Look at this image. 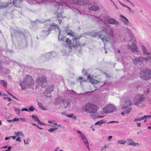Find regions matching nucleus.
<instances>
[{"label": "nucleus", "mask_w": 151, "mask_h": 151, "mask_svg": "<svg viewBox=\"0 0 151 151\" xmlns=\"http://www.w3.org/2000/svg\"><path fill=\"white\" fill-rule=\"evenodd\" d=\"M15 134L17 136H23L24 137V135L23 134V133L22 132H15Z\"/></svg>", "instance_id": "nucleus-31"}, {"label": "nucleus", "mask_w": 151, "mask_h": 151, "mask_svg": "<svg viewBox=\"0 0 151 151\" xmlns=\"http://www.w3.org/2000/svg\"><path fill=\"white\" fill-rule=\"evenodd\" d=\"M73 2L77 4L84 5L87 4V0H73Z\"/></svg>", "instance_id": "nucleus-17"}, {"label": "nucleus", "mask_w": 151, "mask_h": 151, "mask_svg": "<svg viewBox=\"0 0 151 151\" xmlns=\"http://www.w3.org/2000/svg\"><path fill=\"white\" fill-rule=\"evenodd\" d=\"M145 58L144 60L147 61H150L151 62V55H147L145 57H144Z\"/></svg>", "instance_id": "nucleus-32"}, {"label": "nucleus", "mask_w": 151, "mask_h": 151, "mask_svg": "<svg viewBox=\"0 0 151 151\" xmlns=\"http://www.w3.org/2000/svg\"><path fill=\"white\" fill-rule=\"evenodd\" d=\"M4 99L6 101H10L12 100V99L10 98L9 97H4Z\"/></svg>", "instance_id": "nucleus-41"}, {"label": "nucleus", "mask_w": 151, "mask_h": 151, "mask_svg": "<svg viewBox=\"0 0 151 151\" xmlns=\"http://www.w3.org/2000/svg\"><path fill=\"white\" fill-rule=\"evenodd\" d=\"M58 129V128H50L48 129V131L49 132H52L55 130H56Z\"/></svg>", "instance_id": "nucleus-39"}, {"label": "nucleus", "mask_w": 151, "mask_h": 151, "mask_svg": "<svg viewBox=\"0 0 151 151\" xmlns=\"http://www.w3.org/2000/svg\"><path fill=\"white\" fill-rule=\"evenodd\" d=\"M119 3H120V4L122 6L124 7H126L127 6H126L125 4H123V3H121L120 1H119Z\"/></svg>", "instance_id": "nucleus-52"}, {"label": "nucleus", "mask_w": 151, "mask_h": 151, "mask_svg": "<svg viewBox=\"0 0 151 151\" xmlns=\"http://www.w3.org/2000/svg\"><path fill=\"white\" fill-rule=\"evenodd\" d=\"M34 83L35 81L32 77L26 75L20 81V86L22 90H25L27 88H33Z\"/></svg>", "instance_id": "nucleus-2"}, {"label": "nucleus", "mask_w": 151, "mask_h": 151, "mask_svg": "<svg viewBox=\"0 0 151 151\" xmlns=\"http://www.w3.org/2000/svg\"><path fill=\"white\" fill-rule=\"evenodd\" d=\"M0 83L1 85L4 88H7V83L5 81L3 80H1L0 81Z\"/></svg>", "instance_id": "nucleus-28"}, {"label": "nucleus", "mask_w": 151, "mask_h": 151, "mask_svg": "<svg viewBox=\"0 0 151 151\" xmlns=\"http://www.w3.org/2000/svg\"><path fill=\"white\" fill-rule=\"evenodd\" d=\"M113 106L112 105L109 104L104 109V111L106 114L112 112L113 110Z\"/></svg>", "instance_id": "nucleus-16"}, {"label": "nucleus", "mask_w": 151, "mask_h": 151, "mask_svg": "<svg viewBox=\"0 0 151 151\" xmlns=\"http://www.w3.org/2000/svg\"><path fill=\"white\" fill-rule=\"evenodd\" d=\"M141 77L143 80H147L151 78V70H146L141 71Z\"/></svg>", "instance_id": "nucleus-8"}, {"label": "nucleus", "mask_w": 151, "mask_h": 151, "mask_svg": "<svg viewBox=\"0 0 151 151\" xmlns=\"http://www.w3.org/2000/svg\"><path fill=\"white\" fill-rule=\"evenodd\" d=\"M66 42L67 43V44L68 45V46L69 47H76L78 46H81V44H80V45L79 46H74L73 45V43L72 42V43H71V41L70 39L69 38H67L66 40Z\"/></svg>", "instance_id": "nucleus-23"}, {"label": "nucleus", "mask_w": 151, "mask_h": 151, "mask_svg": "<svg viewBox=\"0 0 151 151\" xmlns=\"http://www.w3.org/2000/svg\"><path fill=\"white\" fill-rule=\"evenodd\" d=\"M28 110L29 111L32 112L35 110V108L33 105H32L29 107Z\"/></svg>", "instance_id": "nucleus-36"}, {"label": "nucleus", "mask_w": 151, "mask_h": 151, "mask_svg": "<svg viewBox=\"0 0 151 151\" xmlns=\"http://www.w3.org/2000/svg\"><path fill=\"white\" fill-rule=\"evenodd\" d=\"M120 20L123 22L124 24L127 25L128 24L129 21L127 19L122 15H119Z\"/></svg>", "instance_id": "nucleus-22"}, {"label": "nucleus", "mask_w": 151, "mask_h": 151, "mask_svg": "<svg viewBox=\"0 0 151 151\" xmlns=\"http://www.w3.org/2000/svg\"><path fill=\"white\" fill-rule=\"evenodd\" d=\"M143 120V118L142 117H137L135 118L134 120V122H136L138 121H141Z\"/></svg>", "instance_id": "nucleus-35"}, {"label": "nucleus", "mask_w": 151, "mask_h": 151, "mask_svg": "<svg viewBox=\"0 0 151 151\" xmlns=\"http://www.w3.org/2000/svg\"><path fill=\"white\" fill-rule=\"evenodd\" d=\"M49 27L48 30L47 31H44L43 32V35L45 36H47L50 33L49 32L54 29L56 30V29H58L59 33V36L58 37V39L59 41H62L63 42H64L65 41V37H63L61 35V32L60 31L59 27L55 24L52 23L51 24H50L49 25Z\"/></svg>", "instance_id": "nucleus-4"}, {"label": "nucleus", "mask_w": 151, "mask_h": 151, "mask_svg": "<svg viewBox=\"0 0 151 151\" xmlns=\"http://www.w3.org/2000/svg\"><path fill=\"white\" fill-rule=\"evenodd\" d=\"M21 111H28V110L26 108H22L21 109Z\"/></svg>", "instance_id": "nucleus-49"}, {"label": "nucleus", "mask_w": 151, "mask_h": 151, "mask_svg": "<svg viewBox=\"0 0 151 151\" xmlns=\"http://www.w3.org/2000/svg\"><path fill=\"white\" fill-rule=\"evenodd\" d=\"M24 142L25 144H29L27 140L24 139Z\"/></svg>", "instance_id": "nucleus-51"}, {"label": "nucleus", "mask_w": 151, "mask_h": 151, "mask_svg": "<svg viewBox=\"0 0 151 151\" xmlns=\"http://www.w3.org/2000/svg\"><path fill=\"white\" fill-rule=\"evenodd\" d=\"M151 93V84L147 86L146 89L144 90L143 94H139L137 95L134 100V104L136 106H139V104H142L146 98H148V95Z\"/></svg>", "instance_id": "nucleus-3"}, {"label": "nucleus", "mask_w": 151, "mask_h": 151, "mask_svg": "<svg viewBox=\"0 0 151 151\" xmlns=\"http://www.w3.org/2000/svg\"><path fill=\"white\" fill-rule=\"evenodd\" d=\"M82 141H83V143L85 145L88 149V150L90 151V149L89 147V142L87 138H85V139L82 140Z\"/></svg>", "instance_id": "nucleus-25"}, {"label": "nucleus", "mask_w": 151, "mask_h": 151, "mask_svg": "<svg viewBox=\"0 0 151 151\" xmlns=\"http://www.w3.org/2000/svg\"><path fill=\"white\" fill-rule=\"evenodd\" d=\"M37 122H38V124H40V120H39V119H38V120H37Z\"/></svg>", "instance_id": "nucleus-63"}, {"label": "nucleus", "mask_w": 151, "mask_h": 151, "mask_svg": "<svg viewBox=\"0 0 151 151\" xmlns=\"http://www.w3.org/2000/svg\"><path fill=\"white\" fill-rule=\"evenodd\" d=\"M114 51L116 54V58L117 61L123 64L125 58L121 56V53L120 50L115 49Z\"/></svg>", "instance_id": "nucleus-11"}, {"label": "nucleus", "mask_w": 151, "mask_h": 151, "mask_svg": "<svg viewBox=\"0 0 151 151\" xmlns=\"http://www.w3.org/2000/svg\"><path fill=\"white\" fill-rule=\"evenodd\" d=\"M10 138H11V137H6L5 138V140H7L9 139H10Z\"/></svg>", "instance_id": "nucleus-56"}, {"label": "nucleus", "mask_w": 151, "mask_h": 151, "mask_svg": "<svg viewBox=\"0 0 151 151\" xmlns=\"http://www.w3.org/2000/svg\"><path fill=\"white\" fill-rule=\"evenodd\" d=\"M53 86H51L47 88L44 93L45 96L47 97H50L51 96V92L53 89Z\"/></svg>", "instance_id": "nucleus-14"}, {"label": "nucleus", "mask_w": 151, "mask_h": 151, "mask_svg": "<svg viewBox=\"0 0 151 151\" xmlns=\"http://www.w3.org/2000/svg\"><path fill=\"white\" fill-rule=\"evenodd\" d=\"M105 20V23L111 24H113V19L110 18L109 17H107L106 18Z\"/></svg>", "instance_id": "nucleus-27"}, {"label": "nucleus", "mask_w": 151, "mask_h": 151, "mask_svg": "<svg viewBox=\"0 0 151 151\" xmlns=\"http://www.w3.org/2000/svg\"><path fill=\"white\" fill-rule=\"evenodd\" d=\"M103 123H104V122L102 121H100L97 122L96 123H95V125H96L99 124H101Z\"/></svg>", "instance_id": "nucleus-42"}, {"label": "nucleus", "mask_w": 151, "mask_h": 151, "mask_svg": "<svg viewBox=\"0 0 151 151\" xmlns=\"http://www.w3.org/2000/svg\"><path fill=\"white\" fill-rule=\"evenodd\" d=\"M127 142V145H129L135 147L138 146L139 145V143H135L132 139H128Z\"/></svg>", "instance_id": "nucleus-18"}, {"label": "nucleus", "mask_w": 151, "mask_h": 151, "mask_svg": "<svg viewBox=\"0 0 151 151\" xmlns=\"http://www.w3.org/2000/svg\"><path fill=\"white\" fill-rule=\"evenodd\" d=\"M36 82L38 85L44 87L46 84L47 81L46 77L45 76L42 75L37 78Z\"/></svg>", "instance_id": "nucleus-7"}, {"label": "nucleus", "mask_w": 151, "mask_h": 151, "mask_svg": "<svg viewBox=\"0 0 151 151\" xmlns=\"http://www.w3.org/2000/svg\"><path fill=\"white\" fill-rule=\"evenodd\" d=\"M131 108H129L128 109L125 110L124 112L121 113V114L123 116H124L126 114H129Z\"/></svg>", "instance_id": "nucleus-29"}, {"label": "nucleus", "mask_w": 151, "mask_h": 151, "mask_svg": "<svg viewBox=\"0 0 151 151\" xmlns=\"http://www.w3.org/2000/svg\"><path fill=\"white\" fill-rule=\"evenodd\" d=\"M14 110L15 111L17 112V114L18 115H19L20 113V110L19 109L17 108H15Z\"/></svg>", "instance_id": "nucleus-40"}, {"label": "nucleus", "mask_w": 151, "mask_h": 151, "mask_svg": "<svg viewBox=\"0 0 151 151\" xmlns=\"http://www.w3.org/2000/svg\"><path fill=\"white\" fill-rule=\"evenodd\" d=\"M131 105V101L129 100L125 101L124 104L121 105L122 108L123 109L128 108Z\"/></svg>", "instance_id": "nucleus-19"}, {"label": "nucleus", "mask_w": 151, "mask_h": 151, "mask_svg": "<svg viewBox=\"0 0 151 151\" xmlns=\"http://www.w3.org/2000/svg\"><path fill=\"white\" fill-rule=\"evenodd\" d=\"M66 32L68 35H70L72 37L73 45L74 46H77L80 45V43L79 42V40L80 38V37H79L77 34L72 32L70 30H67Z\"/></svg>", "instance_id": "nucleus-5"}, {"label": "nucleus", "mask_w": 151, "mask_h": 151, "mask_svg": "<svg viewBox=\"0 0 151 151\" xmlns=\"http://www.w3.org/2000/svg\"><path fill=\"white\" fill-rule=\"evenodd\" d=\"M108 148V146L107 145H105L104 147V149H105Z\"/></svg>", "instance_id": "nucleus-57"}, {"label": "nucleus", "mask_w": 151, "mask_h": 151, "mask_svg": "<svg viewBox=\"0 0 151 151\" xmlns=\"http://www.w3.org/2000/svg\"><path fill=\"white\" fill-rule=\"evenodd\" d=\"M76 132L78 134H80V137L82 141L86 138V137L85 136V135L79 130L77 129L76 130Z\"/></svg>", "instance_id": "nucleus-24"}, {"label": "nucleus", "mask_w": 151, "mask_h": 151, "mask_svg": "<svg viewBox=\"0 0 151 151\" xmlns=\"http://www.w3.org/2000/svg\"><path fill=\"white\" fill-rule=\"evenodd\" d=\"M57 16L58 18L59 23L60 24L61 22L62 19H63L62 14H58Z\"/></svg>", "instance_id": "nucleus-33"}, {"label": "nucleus", "mask_w": 151, "mask_h": 151, "mask_svg": "<svg viewBox=\"0 0 151 151\" xmlns=\"http://www.w3.org/2000/svg\"><path fill=\"white\" fill-rule=\"evenodd\" d=\"M11 147L9 146H5L1 148V149L2 150V151H10L11 149Z\"/></svg>", "instance_id": "nucleus-26"}, {"label": "nucleus", "mask_w": 151, "mask_h": 151, "mask_svg": "<svg viewBox=\"0 0 151 151\" xmlns=\"http://www.w3.org/2000/svg\"><path fill=\"white\" fill-rule=\"evenodd\" d=\"M16 141H18L19 142H21V139L20 137H19L17 138L16 139Z\"/></svg>", "instance_id": "nucleus-50"}, {"label": "nucleus", "mask_w": 151, "mask_h": 151, "mask_svg": "<svg viewBox=\"0 0 151 151\" xmlns=\"http://www.w3.org/2000/svg\"><path fill=\"white\" fill-rule=\"evenodd\" d=\"M151 117V116H147V115H145L142 117V118H143V120L144 119H146L147 118H150Z\"/></svg>", "instance_id": "nucleus-43"}, {"label": "nucleus", "mask_w": 151, "mask_h": 151, "mask_svg": "<svg viewBox=\"0 0 151 151\" xmlns=\"http://www.w3.org/2000/svg\"><path fill=\"white\" fill-rule=\"evenodd\" d=\"M118 142L120 144L124 145L126 143V142L123 140H120L118 141Z\"/></svg>", "instance_id": "nucleus-38"}, {"label": "nucleus", "mask_w": 151, "mask_h": 151, "mask_svg": "<svg viewBox=\"0 0 151 151\" xmlns=\"http://www.w3.org/2000/svg\"><path fill=\"white\" fill-rule=\"evenodd\" d=\"M32 124L33 126H36L39 129H42V128L39 127L37 125L34 123H32Z\"/></svg>", "instance_id": "nucleus-48"}, {"label": "nucleus", "mask_w": 151, "mask_h": 151, "mask_svg": "<svg viewBox=\"0 0 151 151\" xmlns=\"http://www.w3.org/2000/svg\"><path fill=\"white\" fill-rule=\"evenodd\" d=\"M40 124L41 125H45V124L43 122H40Z\"/></svg>", "instance_id": "nucleus-61"}, {"label": "nucleus", "mask_w": 151, "mask_h": 151, "mask_svg": "<svg viewBox=\"0 0 151 151\" xmlns=\"http://www.w3.org/2000/svg\"><path fill=\"white\" fill-rule=\"evenodd\" d=\"M19 120V119L18 118H14L13 119V121L14 122L16 121H18Z\"/></svg>", "instance_id": "nucleus-54"}, {"label": "nucleus", "mask_w": 151, "mask_h": 151, "mask_svg": "<svg viewBox=\"0 0 151 151\" xmlns=\"http://www.w3.org/2000/svg\"><path fill=\"white\" fill-rule=\"evenodd\" d=\"M58 126L60 127H62V126L60 124H59L58 125Z\"/></svg>", "instance_id": "nucleus-64"}, {"label": "nucleus", "mask_w": 151, "mask_h": 151, "mask_svg": "<svg viewBox=\"0 0 151 151\" xmlns=\"http://www.w3.org/2000/svg\"><path fill=\"white\" fill-rule=\"evenodd\" d=\"M87 78L89 79L90 82L93 84H99L100 82L97 81L93 79V76H87Z\"/></svg>", "instance_id": "nucleus-21"}, {"label": "nucleus", "mask_w": 151, "mask_h": 151, "mask_svg": "<svg viewBox=\"0 0 151 151\" xmlns=\"http://www.w3.org/2000/svg\"><path fill=\"white\" fill-rule=\"evenodd\" d=\"M73 118L74 119H77V117H76V116H73Z\"/></svg>", "instance_id": "nucleus-62"}, {"label": "nucleus", "mask_w": 151, "mask_h": 151, "mask_svg": "<svg viewBox=\"0 0 151 151\" xmlns=\"http://www.w3.org/2000/svg\"><path fill=\"white\" fill-rule=\"evenodd\" d=\"M48 122L50 123H51L53 124H54L55 125H57V124L56 123H55V122L54 121H51V120H49L48 121Z\"/></svg>", "instance_id": "nucleus-44"}, {"label": "nucleus", "mask_w": 151, "mask_h": 151, "mask_svg": "<svg viewBox=\"0 0 151 151\" xmlns=\"http://www.w3.org/2000/svg\"><path fill=\"white\" fill-rule=\"evenodd\" d=\"M88 8L89 10L95 11L99 9V7L95 3H91L88 4Z\"/></svg>", "instance_id": "nucleus-15"}, {"label": "nucleus", "mask_w": 151, "mask_h": 151, "mask_svg": "<svg viewBox=\"0 0 151 151\" xmlns=\"http://www.w3.org/2000/svg\"><path fill=\"white\" fill-rule=\"evenodd\" d=\"M7 121L8 122H13V119L12 120H7Z\"/></svg>", "instance_id": "nucleus-58"}, {"label": "nucleus", "mask_w": 151, "mask_h": 151, "mask_svg": "<svg viewBox=\"0 0 151 151\" xmlns=\"http://www.w3.org/2000/svg\"><path fill=\"white\" fill-rule=\"evenodd\" d=\"M66 116L68 117L71 118L73 117V114H70L69 115H66Z\"/></svg>", "instance_id": "nucleus-46"}, {"label": "nucleus", "mask_w": 151, "mask_h": 151, "mask_svg": "<svg viewBox=\"0 0 151 151\" xmlns=\"http://www.w3.org/2000/svg\"><path fill=\"white\" fill-rule=\"evenodd\" d=\"M104 31H102L96 33L95 35L94 36H93L94 37H97L98 36L101 39L102 41L104 43V44L106 42L109 41V40L111 39V38L113 37V35H112L109 38H107L106 36H103L102 34H101V33H104Z\"/></svg>", "instance_id": "nucleus-9"}, {"label": "nucleus", "mask_w": 151, "mask_h": 151, "mask_svg": "<svg viewBox=\"0 0 151 151\" xmlns=\"http://www.w3.org/2000/svg\"><path fill=\"white\" fill-rule=\"evenodd\" d=\"M137 124L138 127L140 126H141V123H137Z\"/></svg>", "instance_id": "nucleus-59"}, {"label": "nucleus", "mask_w": 151, "mask_h": 151, "mask_svg": "<svg viewBox=\"0 0 151 151\" xmlns=\"http://www.w3.org/2000/svg\"><path fill=\"white\" fill-rule=\"evenodd\" d=\"M145 58L142 57H139L138 58H135L133 60V61L134 63L136 64L138 63L141 62L144 60Z\"/></svg>", "instance_id": "nucleus-20"}, {"label": "nucleus", "mask_w": 151, "mask_h": 151, "mask_svg": "<svg viewBox=\"0 0 151 151\" xmlns=\"http://www.w3.org/2000/svg\"><path fill=\"white\" fill-rule=\"evenodd\" d=\"M98 106L93 103L88 102L82 107V109L86 112L90 114V115L93 119L102 118L103 116H98L96 113L98 110Z\"/></svg>", "instance_id": "nucleus-1"}, {"label": "nucleus", "mask_w": 151, "mask_h": 151, "mask_svg": "<svg viewBox=\"0 0 151 151\" xmlns=\"http://www.w3.org/2000/svg\"><path fill=\"white\" fill-rule=\"evenodd\" d=\"M141 48L143 52L145 54H150L149 52L146 49L145 47L143 45H142L141 46Z\"/></svg>", "instance_id": "nucleus-30"}, {"label": "nucleus", "mask_w": 151, "mask_h": 151, "mask_svg": "<svg viewBox=\"0 0 151 151\" xmlns=\"http://www.w3.org/2000/svg\"><path fill=\"white\" fill-rule=\"evenodd\" d=\"M21 1L22 0H10L9 4H7L6 5H4V4L1 3V4L0 5V9H3L8 6L9 4L11 6L14 5L15 6H17V4L20 3Z\"/></svg>", "instance_id": "nucleus-12"}, {"label": "nucleus", "mask_w": 151, "mask_h": 151, "mask_svg": "<svg viewBox=\"0 0 151 151\" xmlns=\"http://www.w3.org/2000/svg\"><path fill=\"white\" fill-rule=\"evenodd\" d=\"M130 38L131 40L129 41L128 43L127 47L128 49L132 52L137 51V48L134 43L135 42L134 36L133 35H131L130 36Z\"/></svg>", "instance_id": "nucleus-6"}, {"label": "nucleus", "mask_w": 151, "mask_h": 151, "mask_svg": "<svg viewBox=\"0 0 151 151\" xmlns=\"http://www.w3.org/2000/svg\"><path fill=\"white\" fill-rule=\"evenodd\" d=\"M38 105L43 110H46L44 107L43 106L42 103H38Z\"/></svg>", "instance_id": "nucleus-34"}, {"label": "nucleus", "mask_w": 151, "mask_h": 151, "mask_svg": "<svg viewBox=\"0 0 151 151\" xmlns=\"http://www.w3.org/2000/svg\"><path fill=\"white\" fill-rule=\"evenodd\" d=\"M53 4L55 5H56V6H57V7L58 9V13H61L60 11H62L63 6H68V5L67 3L63 2H62V3L60 4L56 1H54Z\"/></svg>", "instance_id": "nucleus-13"}, {"label": "nucleus", "mask_w": 151, "mask_h": 151, "mask_svg": "<svg viewBox=\"0 0 151 151\" xmlns=\"http://www.w3.org/2000/svg\"><path fill=\"white\" fill-rule=\"evenodd\" d=\"M119 22L116 21L114 19V24L117 25L118 24Z\"/></svg>", "instance_id": "nucleus-53"}, {"label": "nucleus", "mask_w": 151, "mask_h": 151, "mask_svg": "<svg viewBox=\"0 0 151 151\" xmlns=\"http://www.w3.org/2000/svg\"><path fill=\"white\" fill-rule=\"evenodd\" d=\"M31 117L33 119L36 121H37V120L39 119V118L38 117L35 115H32L31 116Z\"/></svg>", "instance_id": "nucleus-37"}, {"label": "nucleus", "mask_w": 151, "mask_h": 151, "mask_svg": "<svg viewBox=\"0 0 151 151\" xmlns=\"http://www.w3.org/2000/svg\"><path fill=\"white\" fill-rule=\"evenodd\" d=\"M113 137L111 136H109L108 137L107 140L109 141H110L112 139Z\"/></svg>", "instance_id": "nucleus-45"}, {"label": "nucleus", "mask_w": 151, "mask_h": 151, "mask_svg": "<svg viewBox=\"0 0 151 151\" xmlns=\"http://www.w3.org/2000/svg\"><path fill=\"white\" fill-rule=\"evenodd\" d=\"M128 9V11L131 13H132L133 12V11L128 6H127L126 7Z\"/></svg>", "instance_id": "nucleus-47"}, {"label": "nucleus", "mask_w": 151, "mask_h": 151, "mask_svg": "<svg viewBox=\"0 0 151 151\" xmlns=\"http://www.w3.org/2000/svg\"><path fill=\"white\" fill-rule=\"evenodd\" d=\"M19 119L21 120V121L22 122H26V120L25 119H23V118H20Z\"/></svg>", "instance_id": "nucleus-55"}, {"label": "nucleus", "mask_w": 151, "mask_h": 151, "mask_svg": "<svg viewBox=\"0 0 151 151\" xmlns=\"http://www.w3.org/2000/svg\"><path fill=\"white\" fill-rule=\"evenodd\" d=\"M56 104H60L61 102H62L65 108L69 107L70 105V101L69 100L63 99L60 98H57L56 99Z\"/></svg>", "instance_id": "nucleus-10"}, {"label": "nucleus", "mask_w": 151, "mask_h": 151, "mask_svg": "<svg viewBox=\"0 0 151 151\" xmlns=\"http://www.w3.org/2000/svg\"><path fill=\"white\" fill-rule=\"evenodd\" d=\"M11 137L14 139H15L16 138V137L15 136H12Z\"/></svg>", "instance_id": "nucleus-60"}]
</instances>
